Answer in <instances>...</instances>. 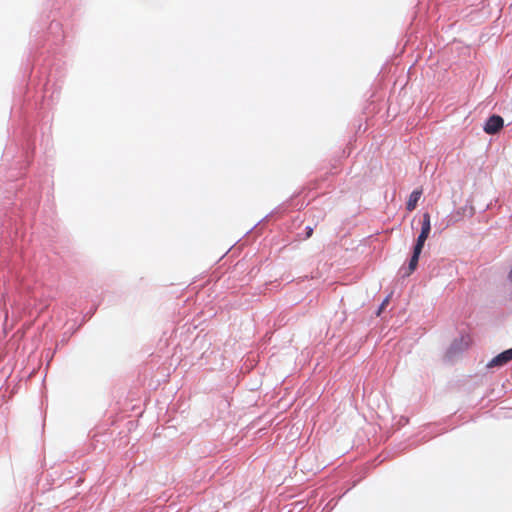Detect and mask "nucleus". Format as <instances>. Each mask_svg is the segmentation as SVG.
I'll use <instances>...</instances> for the list:
<instances>
[{
  "instance_id": "nucleus-4",
  "label": "nucleus",
  "mask_w": 512,
  "mask_h": 512,
  "mask_svg": "<svg viewBox=\"0 0 512 512\" xmlns=\"http://www.w3.org/2000/svg\"><path fill=\"white\" fill-rule=\"evenodd\" d=\"M422 249V247L414 246L413 255L409 261L408 272L406 273L407 276L416 270Z\"/></svg>"
},
{
  "instance_id": "nucleus-2",
  "label": "nucleus",
  "mask_w": 512,
  "mask_h": 512,
  "mask_svg": "<svg viewBox=\"0 0 512 512\" xmlns=\"http://www.w3.org/2000/svg\"><path fill=\"white\" fill-rule=\"evenodd\" d=\"M430 231H431L430 214L426 212L423 214V219H422V223H421V232L417 238L415 245L423 248L425 241L429 237Z\"/></svg>"
},
{
  "instance_id": "nucleus-6",
  "label": "nucleus",
  "mask_w": 512,
  "mask_h": 512,
  "mask_svg": "<svg viewBox=\"0 0 512 512\" xmlns=\"http://www.w3.org/2000/svg\"><path fill=\"white\" fill-rule=\"evenodd\" d=\"M313 229L311 227L306 228V238H309L312 236Z\"/></svg>"
},
{
  "instance_id": "nucleus-1",
  "label": "nucleus",
  "mask_w": 512,
  "mask_h": 512,
  "mask_svg": "<svg viewBox=\"0 0 512 512\" xmlns=\"http://www.w3.org/2000/svg\"><path fill=\"white\" fill-rule=\"evenodd\" d=\"M503 125H504V120L501 116L492 115L487 119V121L483 127V130L485 131V133H487L489 135H494V134L498 133L503 128Z\"/></svg>"
},
{
  "instance_id": "nucleus-5",
  "label": "nucleus",
  "mask_w": 512,
  "mask_h": 512,
  "mask_svg": "<svg viewBox=\"0 0 512 512\" xmlns=\"http://www.w3.org/2000/svg\"><path fill=\"white\" fill-rule=\"evenodd\" d=\"M422 195V190H414L407 201L406 208L408 211H413Z\"/></svg>"
},
{
  "instance_id": "nucleus-3",
  "label": "nucleus",
  "mask_w": 512,
  "mask_h": 512,
  "mask_svg": "<svg viewBox=\"0 0 512 512\" xmlns=\"http://www.w3.org/2000/svg\"><path fill=\"white\" fill-rule=\"evenodd\" d=\"M510 361H512V348L503 351L502 353L498 354L493 359H491V361L487 364V367H502Z\"/></svg>"
},
{
  "instance_id": "nucleus-7",
  "label": "nucleus",
  "mask_w": 512,
  "mask_h": 512,
  "mask_svg": "<svg viewBox=\"0 0 512 512\" xmlns=\"http://www.w3.org/2000/svg\"><path fill=\"white\" fill-rule=\"evenodd\" d=\"M387 303H388V298H386V299L384 300V302L382 303V305H381V308H380V309H383V308H384V306H385Z\"/></svg>"
}]
</instances>
